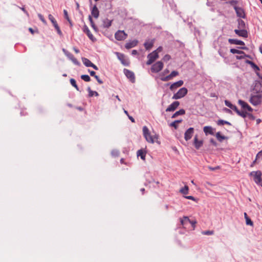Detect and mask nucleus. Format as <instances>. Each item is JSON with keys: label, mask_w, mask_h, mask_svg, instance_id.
Segmentation results:
<instances>
[{"label": "nucleus", "mask_w": 262, "mask_h": 262, "mask_svg": "<svg viewBox=\"0 0 262 262\" xmlns=\"http://www.w3.org/2000/svg\"><path fill=\"white\" fill-rule=\"evenodd\" d=\"M249 101L253 105H257L261 102V97L259 95L252 96Z\"/></svg>", "instance_id": "7"}, {"label": "nucleus", "mask_w": 262, "mask_h": 262, "mask_svg": "<svg viewBox=\"0 0 262 262\" xmlns=\"http://www.w3.org/2000/svg\"><path fill=\"white\" fill-rule=\"evenodd\" d=\"M91 14L95 18H97L98 17L99 15V11L96 5L93 7L91 11Z\"/></svg>", "instance_id": "25"}, {"label": "nucleus", "mask_w": 262, "mask_h": 262, "mask_svg": "<svg viewBox=\"0 0 262 262\" xmlns=\"http://www.w3.org/2000/svg\"><path fill=\"white\" fill-rule=\"evenodd\" d=\"M184 83L183 80H179L177 82H174L172 83L170 86V90L171 91H173L174 90L181 86Z\"/></svg>", "instance_id": "20"}, {"label": "nucleus", "mask_w": 262, "mask_h": 262, "mask_svg": "<svg viewBox=\"0 0 262 262\" xmlns=\"http://www.w3.org/2000/svg\"><path fill=\"white\" fill-rule=\"evenodd\" d=\"M246 62L251 66L253 70L256 72L257 75L259 76V73L258 72L260 70L259 67L252 61L247 60Z\"/></svg>", "instance_id": "24"}, {"label": "nucleus", "mask_w": 262, "mask_h": 262, "mask_svg": "<svg viewBox=\"0 0 262 262\" xmlns=\"http://www.w3.org/2000/svg\"><path fill=\"white\" fill-rule=\"evenodd\" d=\"M262 157V149L257 153L256 156V160L259 159Z\"/></svg>", "instance_id": "52"}, {"label": "nucleus", "mask_w": 262, "mask_h": 262, "mask_svg": "<svg viewBox=\"0 0 262 262\" xmlns=\"http://www.w3.org/2000/svg\"><path fill=\"white\" fill-rule=\"evenodd\" d=\"M54 28L55 29H56V30L57 31V33L60 36H62V32L61 31V30L60 29V28L58 26V24L56 26H54Z\"/></svg>", "instance_id": "46"}, {"label": "nucleus", "mask_w": 262, "mask_h": 262, "mask_svg": "<svg viewBox=\"0 0 262 262\" xmlns=\"http://www.w3.org/2000/svg\"><path fill=\"white\" fill-rule=\"evenodd\" d=\"M54 28L55 29H56V30L57 31V33L60 36H62V32L61 31V30L60 29V28L58 26V24L56 26H54Z\"/></svg>", "instance_id": "45"}, {"label": "nucleus", "mask_w": 262, "mask_h": 262, "mask_svg": "<svg viewBox=\"0 0 262 262\" xmlns=\"http://www.w3.org/2000/svg\"><path fill=\"white\" fill-rule=\"evenodd\" d=\"M244 216H245V218L246 219V224L247 225H251V226H253V224L252 221L248 216V215H247V214L246 212L244 213Z\"/></svg>", "instance_id": "31"}, {"label": "nucleus", "mask_w": 262, "mask_h": 262, "mask_svg": "<svg viewBox=\"0 0 262 262\" xmlns=\"http://www.w3.org/2000/svg\"><path fill=\"white\" fill-rule=\"evenodd\" d=\"M124 74H125L126 76L130 79V80L134 82L135 80V75L134 73L127 69L124 70Z\"/></svg>", "instance_id": "16"}, {"label": "nucleus", "mask_w": 262, "mask_h": 262, "mask_svg": "<svg viewBox=\"0 0 262 262\" xmlns=\"http://www.w3.org/2000/svg\"><path fill=\"white\" fill-rule=\"evenodd\" d=\"M88 90L89 91V96L90 97H92L94 95L96 96H98L99 95L98 93L97 92L93 91L92 90H91V88L90 87L88 88Z\"/></svg>", "instance_id": "38"}, {"label": "nucleus", "mask_w": 262, "mask_h": 262, "mask_svg": "<svg viewBox=\"0 0 262 262\" xmlns=\"http://www.w3.org/2000/svg\"><path fill=\"white\" fill-rule=\"evenodd\" d=\"M95 78H96V79L97 80V81H98V82L99 84L103 83V81L99 78V77L98 76H95Z\"/></svg>", "instance_id": "56"}, {"label": "nucleus", "mask_w": 262, "mask_h": 262, "mask_svg": "<svg viewBox=\"0 0 262 262\" xmlns=\"http://www.w3.org/2000/svg\"><path fill=\"white\" fill-rule=\"evenodd\" d=\"M54 28L55 29H56V30L57 31V33L60 36H62V32L61 31V30L60 29V28L58 26V24L56 26H54Z\"/></svg>", "instance_id": "44"}, {"label": "nucleus", "mask_w": 262, "mask_h": 262, "mask_svg": "<svg viewBox=\"0 0 262 262\" xmlns=\"http://www.w3.org/2000/svg\"><path fill=\"white\" fill-rule=\"evenodd\" d=\"M225 105L226 106H227L228 107H229V108H230L231 109L232 108V107H233L234 105H233L230 102H229V101L228 100H225Z\"/></svg>", "instance_id": "48"}, {"label": "nucleus", "mask_w": 262, "mask_h": 262, "mask_svg": "<svg viewBox=\"0 0 262 262\" xmlns=\"http://www.w3.org/2000/svg\"><path fill=\"white\" fill-rule=\"evenodd\" d=\"M188 223L191 224L192 226L193 227V228L194 229L195 227V225L196 224V222L195 221H188Z\"/></svg>", "instance_id": "53"}, {"label": "nucleus", "mask_w": 262, "mask_h": 262, "mask_svg": "<svg viewBox=\"0 0 262 262\" xmlns=\"http://www.w3.org/2000/svg\"><path fill=\"white\" fill-rule=\"evenodd\" d=\"M189 188L188 186L185 185L183 188L180 190V192L184 194H187L188 193Z\"/></svg>", "instance_id": "34"}, {"label": "nucleus", "mask_w": 262, "mask_h": 262, "mask_svg": "<svg viewBox=\"0 0 262 262\" xmlns=\"http://www.w3.org/2000/svg\"><path fill=\"white\" fill-rule=\"evenodd\" d=\"M83 32H85L86 35H88V36L89 37V38L91 40H92L93 41H94L96 40V38L93 36V34L91 33V32H90L89 29L88 28V27L85 25L83 27Z\"/></svg>", "instance_id": "18"}, {"label": "nucleus", "mask_w": 262, "mask_h": 262, "mask_svg": "<svg viewBox=\"0 0 262 262\" xmlns=\"http://www.w3.org/2000/svg\"><path fill=\"white\" fill-rule=\"evenodd\" d=\"M82 61L83 64L87 67H92L96 70H98V67L93 64L89 59L86 58H82Z\"/></svg>", "instance_id": "8"}, {"label": "nucleus", "mask_w": 262, "mask_h": 262, "mask_svg": "<svg viewBox=\"0 0 262 262\" xmlns=\"http://www.w3.org/2000/svg\"><path fill=\"white\" fill-rule=\"evenodd\" d=\"M194 133V128L193 127L189 128L185 133L184 138L186 141L190 140Z\"/></svg>", "instance_id": "9"}, {"label": "nucleus", "mask_w": 262, "mask_h": 262, "mask_svg": "<svg viewBox=\"0 0 262 262\" xmlns=\"http://www.w3.org/2000/svg\"><path fill=\"white\" fill-rule=\"evenodd\" d=\"M188 221H190V220L187 216H184L183 219H180L181 224L183 226L186 225L188 223Z\"/></svg>", "instance_id": "29"}, {"label": "nucleus", "mask_w": 262, "mask_h": 262, "mask_svg": "<svg viewBox=\"0 0 262 262\" xmlns=\"http://www.w3.org/2000/svg\"><path fill=\"white\" fill-rule=\"evenodd\" d=\"M239 55H236V58L237 59H244L246 57H248L244 52V54H239Z\"/></svg>", "instance_id": "43"}, {"label": "nucleus", "mask_w": 262, "mask_h": 262, "mask_svg": "<svg viewBox=\"0 0 262 262\" xmlns=\"http://www.w3.org/2000/svg\"><path fill=\"white\" fill-rule=\"evenodd\" d=\"M89 19H90V21H91V25H92V27H93L95 30H96V27H95V25H94V23H93V20H92V17H91L90 16H89Z\"/></svg>", "instance_id": "54"}, {"label": "nucleus", "mask_w": 262, "mask_h": 262, "mask_svg": "<svg viewBox=\"0 0 262 262\" xmlns=\"http://www.w3.org/2000/svg\"><path fill=\"white\" fill-rule=\"evenodd\" d=\"M238 103L241 106L243 110H247L249 112H252L253 109L252 108V107L250 105H249V104L246 102L242 100H239Z\"/></svg>", "instance_id": "11"}, {"label": "nucleus", "mask_w": 262, "mask_h": 262, "mask_svg": "<svg viewBox=\"0 0 262 262\" xmlns=\"http://www.w3.org/2000/svg\"><path fill=\"white\" fill-rule=\"evenodd\" d=\"M89 72L91 76H94V77H95V76H96V73L94 71H90V70H89Z\"/></svg>", "instance_id": "57"}, {"label": "nucleus", "mask_w": 262, "mask_h": 262, "mask_svg": "<svg viewBox=\"0 0 262 262\" xmlns=\"http://www.w3.org/2000/svg\"><path fill=\"white\" fill-rule=\"evenodd\" d=\"M118 58L121 61V63L124 66H128L129 61L126 58L124 54L117 53Z\"/></svg>", "instance_id": "12"}, {"label": "nucleus", "mask_w": 262, "mask_h": 262, "mask_svg": "<svg viewBox=\"0 0 262 262\" xmlns=\"http://www.w3.org/2000/svg\"><path fill=\"white\" fill-rule=\"evenodd\" d=\"M234 32L239 36L247 37L248 36L247 31L243 29H235Z\"/></svg>", "instance_id": "17"}, {"label": "nucleus", "mask_w": 262, "mask_h": 262, "mask_svg": "<svg viewBox=\"0 0 262 262\" xmlns=\"http://www.w3.org/2000/svg\"><path fill=\"white\" fill-rule=\"evenodd\" d=\"M64 14L65 15V16L66 17V18L68 19V20L69 21V23L70 24H71V21H70V19H69V18L68 17V12H67V11L66 10H64Z\"/></svg>", "instance_id": "58"}, {"label": "nucleus", "mask_w": 262, "mask_h": 262, "mask_svg": "<svg viewBox=\"0 0 262 262\" xmlns=\"http://www.w3.org/2000/svg\"><path fill=\"white\" fill-rule=\"evenodd\" d=\"M250 175L253 177V180L257 184L262 187V173L260 170L252 171Z\"/></svg>", "instance_id": "1"}, {"label": "nucleus", "mask_w": 262, "mask_h": 262, "mask_svg": "<svg viewBox=\"0 0 262 262\" xmlns=\"http://www.w3.org/2000/svg\"><path fill=\"white\" fill-rule=\"evenodd\" d=\"M81 78L86 82H89L91 80L90 76L88 75H82Z\"/></svg>", "instance_id": "42"}, {"label": "nucleus", "mask_w": 262, "mask_h": 262, "mask_svg": "<svg viewBox=\"0 0 262 262\" xmlns=\"http://www.w3.org/2000/svg\"><path fill=\"white\" fill-rule=\"evenodd\" d=\"M70 83L72 86H73L77 91H79V88L76 84V80L73 79L71 78L70 79Z\"/></svg>", "instance_id": "40"}, {"label": "nucleus", "mask_w": 262, "mask_h": 262, "mask_svg": "<svg viewBox=\"0 0 262 262\" xmlns=\"http://www.w3.org/2000/svg\"><path fill=\"white\" fill-rule=\"evenodd\" d=\"M210 142L211 143H212L214 146H216V143L213 139H211L210 140Z\"/></svg>", "instance_id": "61"}, {"label": "nucleus", "mask_w": 262, "mask_h": 262, "mask_svg": "<svg viewBox=\"0 0 262 262\" xmlns=\"http://www.w3.org/2000/svg\"><path fill=\"white\" fill-rule=\"evenodd\" d=\"M182 121V120H176L172 123H170V126L173 127L175 129H177L178 128V124L181 123Z\"/></svg>", "instance_id": "35"}, {"label": "nucleus", "mask_w": 262, "mask_h": 262, "mask_svg": "<svg viewBox=\"0 0 262 262\" xmlns=\"http://www.w3.org/2000/svg\"><path fill=\"white\" fill-rule=\"evenodd\" d=\"M180 103L179 101H174L172 103L166 110V112H173L175 111L179 106Z\"/></svg>", "instance_id": "15"}, {"label": "nucleus", "mask_w": 262, "mask_h": 262, "mask_svg": "<svg viewBox=\"0 0 262 262\" xmlns=\"http://www.w3.org/2000/svg\"><path fill=\"white\" fill-rule=\"evenodd\" d=\"M202 233L204 235H212L214 233V231L212 230H207L203 231Z\"/></svg>", "instance_id": "47"}, {"label": "nucleus", "mask_w": 262, "mask_h": 262, "mask_svg": "<svg viewBox=\"0 0 262 262\" xmlns=\"http://www.w3.org/2000/svg\"><path fill=\"white\" fill-rule=\"evenodd\" d=\"M203 131L207 135L208 134L213 135L214 134L213 128L210 126H206L203 128Z\"/></svg>", "instance_id": "21"}, {"label": "nucleus", "mask_w": 262, "mask_h": 262, "mask_svg": "<svg viewBox=\"0 0 262 262\" xmlns=\"http://www.w3.org/2000/svg\"><path fill=\"white\" fill-rule=\"evenodd\" d=\"M188 92V90L186 88H181L177 93L174 94L172 98L173 99H179L182 98H183Z\"/></svg>", "instance_id": "3"}, {"label": "nucleus", "mask_w": 262, "mask_h": 262, "mask_svg": "<svg viewBox=\"0 0 262 262\" xmlns=\"http://www.w3.org/2000/svg\"><path fill=\"white\" fill-rule=\"evenodd\" d=\"M66 55L76 65H79V62L77 59L74 56V55L71 53L66 51L64 49L63 50Z\"/></svg>", "instance_id": "10"}, {"label": "nucleus", "mask_w": 262, "mask_h": 262, "mask_svg": "<svg viewBox=\"0 0 262 262\" xmlns=\"http://www.w3.org/2000/svg\"><path fill=\"white\" fill-rule=\"evenodd\" d=\"M224 111L226 113H231V111L230 109H228V108H224Z\"/></svg>", "instance_id": "64"}, {"label": "nucleus", "mask_w": 262, "mask_h": 262, "mask_svg": "<svg viewBox=\"0 0 262 262\" xmlns=\"http://www.w3.org/2000/svg\"><path fill=\"white\" fill-rule=\"evenodd\" d=\"M178 75H179L178 72L173 71L171 72L170 74H169V75H168L165 77L161 78V79L163 81H169V80H171V79H172L173 77L178 76Z\"/></svg>", "instance_id": "13"}, {"label": "nucleus", "mask_w": 262, "mask_h": 262, "mask_svg": "<svg viewBox=\"0 0 262 262\" xmlns=\"http://www.w3.org/2000/svg\"><path fill=\"white\" fill-rule=\"evenodd\" d=\"M112 155L114 157H118L119 155V152L118 150H114L112 151Z\"/></svg>", "instance_id": "51"}, {"label": "nucleus", "mask_w": 262, "mask_h": 262, "mask_svg": "<svg viewBox=\"0 0 262 262\" xmlns=\"http://www.w3.org/2000/svg\"><path fill=\"white\" fill-rule=\"evenodd\" d=\"M185 113V111L183 109L180 110L178 111H177L174 114H173L171 117L172 118H174L179 115H184Z\"/></svg>", "instance_id": "28"}, {"label": "nucleus", "mask_w": 262, "mask_h": 262, "mask_svg": "<svg viewBox=\"0 0 262 262\" xmlns=\"http://www.w3.org/2000/svg\"><path fill=\"white\" fill-rule=\"evenodd\" d=\"M238 115L243 118H246L247 116L253 118V116L251 114H248L247 113L244 111H239V114H238Z\"/></svg>", "instance_id": "36"}, {"label": "nucleus", "mask_w": 262, "mask_h": 262, "mask_svg": "<svg viewBox=\"0 0 262 262\" xmlns=\"http://www.w3.org/2000/svg\"><path fill=\"white\" fill-rule=\"evenodd\" d=\"M238 28L239 29H243L245 28V23L244 20L239 19H238Z\"/></svg>", "instance_id": "33"}, {"label": "nucleus", "mask_w": 262, "mask_h": 262, "mask_svg": "<svg viewBox=\"0 0 262 262\" xmlns=\"http://www.w3.org/2000/svg\"><path fill=\"white\" fill-rule=\"evenodd\" d=\"M143 136L145 137L146 140L150 143H154L155 142L154 137L150 135V133L147 126H144L143 127Z\"/></svg>", "instance_id": "2"}, {"label": "nucleus", "mask_w": 262, "mask_h": 262, "mask_svg": "<svg viewBox=\"0 0 262 262\" xmlns=\"http://www.w3.org/2000/svg\"><path fill=\"white\" fill-rule=\"evenodd\" d=\"M127 34L124 31L118 30L115 34V38L118 40H123L126 38Z\"/></svg>", "instance_id": "6"}, {"label": "nucleus", "mask_w": 262, "mask_h": 262, "mask_svg": "<svg viewBox=\"0 0 262 262\" xmlns=\"http://www.w3.org/2000/svg\"><path fill=\"white\" fill-rule=\"evenodd\" d=\"M185 198L187 199H189V200H193V201L195 200L193 196H191V195L186 196Z\"/></svg>", "instance_id": "60"}, {"label": "nucleus", "mask_w": 262, "mask_h": 262, "mask_svg": "<svg viewBox=\"0 0 262 262\" xmlns=\"http://www.w3.org/2000/svg\"><path fill=\"white\" fill-rule=\"evenodd\" d=\"M217 125H223L224 124H227L229 125H231V123L227 121H224L223 120H219L217 122Z\"/></svg>", "instance_id": "39"}, {"label": "nucleus", "mask_w": 262, "mask_h": 262, "mask_svg": "<svg viewBox=\"0 0 262 262\" xmlns=\"http://www.w3.org/2000/svg\"><path fill=\"white\" fill-rule=\"evenodd\" d=\"M129 120L133 123L135 122V119L133 118V117L130 116L129 115L128 116Z\"/></svg>", "instance_id": "63"}, {"label": "nucleus", "mask_w": 262, "mask_h": 262, "mask_svg": "<svg viewBox=\"0 0 262 262\" xmlns=\"http://www.w3.org/2000/svg\"><path fill=\"white\" fill-rule=\"evenodd\" d=\"M146 154V151L143 149L138 150L137 153V156L140 157L141 159H142L144 161L145 160Z\"/></svg>", "instance_id": "27"}, {"label": "nucleus", "mask_w": 262, "mask_h": 262, "mask_svg": "<svg viewBox=\"0 0 262 262\" xmlns=\"http://www.w3.org/2000/svg\"><path fill=\"white\" fill-rule=\"evenodd\" d=\"M232 110H234L237 114H239V111L235 105H234Z\"/></svg>", "instance_id": "55"}, {"label": "nucleus", "mask_w": 262, "mask_h": 262, "mask_svg": "<svg viewBox=\"0 0 262 262\" xmlns=\"http://www.w3.org/2000/svg\"><path fill=\"white\" fill-rule=\"evenodd\" d=\"M170 58H171L170 56L168 54H166L163 57V60L164 61H168L170 59Z\"/></svg>", "instance_id": "50"}, {"label": "nucleus", "mask_w": 262, "mask_h": 262, "mask_svg": "<svg viewBox=\"0 0 262 262\" xmlns=\"http://www.w3.org/2000/svg\"><path fill=\"white\" fill-rule=\"evenodd\" d=\"M163 68V63L161 61H158L154 64L151 67V71L153 73H158Z\"/></svg>", "instance_id": "5"}, {"label": "nucleus", "mask_w": 262, "mask_h": 262, "mask_svg": "<svg viewBox=\"0 0 262 262\" xmlns=\"http://www.w3.org/2000/svg\"><path fill=\"white\" fill-rule=\"evenodd\" d=\"M155 42V39H147L144 43V46L146 50H150L154 46V43Z\"/></svg>", "instance_id": "14"}, {"label": "nucleus", "mask_w": 262, "mask_h": 262, "mask_svg": "<svg viewBox=\"0 0 262 262\" xmlns=\"http://www.w3.org/2000/svg\"><path fill=\"white\" fill-rule=\"evenodd\" d=\"M138 41L137 40H133L129 41L126 43L125 48L128 49L132 48L136 46L138 44Z\"/></svg>", "instance_id": "22"}, {"label": "nucleus", "mask_w": 262, "mask_h": 262, "mask_svg": "<svg viewBox=\"0 0 262 262\" xmlns=\"http://www.w3.org/2000/svg\"><path fill=\"white\" fill-rule=\"evenodd\" d=\"M159 55L157 51H154L147 55L148 60L146 62L147 65H150L153 63L157 58Z\"/></svg>", "instance_id": "4"}, {"label": "nucleus", "mask_w": 262, "mask_h": 262, "mask_svg": "<svg viewBox=\"0 0 262 262\" xmlns=\"http://www.w3.org/2000/svg\"><path fill=\"white\" fill-rule=\"evenodd\" d=\"M234 9L236 11V14L238 17L245 18V13L243 9L238 7H235Z\"/></svg>", "instance_id": "19"}, {"label": "nucleus", "mask_w": 262, "mask_h": 262, "mask_svg": "<svg viewBox=\"0 0 262 262\" xmlns=\"http://www.w3.org/2000/svg\"><path fill=\"white\" fill-rule=\"evenodd\" d=\"M48 18L49 20L51 21L54 27L56 25H57L58 24L56 20V19L54 18L53 16H52L51 14H49L48 15Z\"/></svg>", "instance_id": "37"}, {"label": "nucleus", "mask_w": 262, "mask_h": 262, "mask_svg": "<svg viewBox=\"0 0 262 262\" xmlns=\"http://www.w3.org/2000/svg\"><path fill=\"white\" fill-rule=\"evenodd\" d=\"M216 138L220 141L222 142L223 140L225 139L226 137L221 134L220 132H217L215 135Z\"/></svg>", "instance_id": "32"}, {"label": "nucleus", "mask_w": 262, "mask_h": 262, "mask_svg": "<svg viewBox=\"0 0 262 262\" xmlns=\"http://www.w3.org/2000/svg\"><path fill=\"white\" fill-rule=\"evenodd\" d=\"M112 25V21L106 19H105L103 22V27L104 28H108L110 27Z\"/></svg>", "instance_id": "30"}, {"label": "nucleus", "mask_w": 262, "mask_h": 262, "mask_svg": "<svg viewBox=\"0 0 262 262\" xmlns=\"http://www.w3.org/2000/svg\"><path fill=\"white\" fill-rule=\"evenodd\" d=\"M228 41L231 44L238 45H245L244 41L235 39H229Z\"/></svg>", "instance_id": "26"}, {"label": "nucleus", "mask_w": 262, "mask_h": 262, "mask_svg": "<svg viewBox=\"0 0 262 262\" xmlns=\"http://www.w3.org/2000/svg\"><path fill=\"white\" fill-rule=\"evenodd\" d=\"M157 51V53H158L159 52H160L162 51V47H159L157 48V49L156 50Z\"/></svg>", "instance_id": "62"}, {"label": "nucleus", "mask_w": 262, "mask_h": 262, "mask_svg": "<svg viewBox=\"0 0 262 262\" xmlns=\"http://www.w3.org/2000/svg\"><path fill=\"white\" fill-rule=\"evenodd\" d=\"M230 51L233 54H244L243 51L235 49H231Z\"/></svg>", "instance_id": "41"}, {"label": "nucleus", "mask_w": 262, "mask_h": 262, "mask_svg": "<svg viewBox=\"0 0 262 262\" xmlns=\"http://www.w3.org/2000/svg\"><path fill=\"white\" fill-rule=\"evenodd\" d=\"M203 145V141L202 140H198L197 135H195L194 138V145L195 147L198 149Z\"/></svg>", "instance_id": "23"}, {"label": "nucleus", "mask_w": 262, "mask_h": 262, "mask_svg": "<svg viewBox=\"0 0 262 262\" xmlns=\"http://www.w3.org/2000/svg\"><path fill=\"white\" fill-rule=\"evenodd\" d=\"M208 168H209L210 170H211L213 171V170H216V169H219V168H220V167H219V166H216V167H212L209 166V167H208Z\"/></svg>", "instance_id": "59"}, {"label": "nucleus", "mask_w": 262, "mask_h": 262, "mask_svg": "<svg viewBox=\"0 0 262 262\" xmlns=\"http://www.w3.org/2000/svg\"><path fill=\"white\" fill-rule=\"evenodd\" d=\"M38 17L39 18L40 20L44 24H47V21L46 20H45V19L44 18L43 16L41 14H38Z\"/></svg>", "instance_id": "49"}]
</instances>
